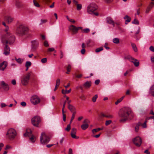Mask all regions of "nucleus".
Returning a JSON list of instances; mask_svg holds the SVG:
<instances>
[{"mask_svg": "<svg viewBox=\"0 0 154 154\" xmlns=\"http://www.w3.org/2000/svg\"><path fill=\"white\" fill-rule=\"evenodd\" d=\"M119 122L122 123L125 122L128 119H131L134 116V114L131 109L125 107L121 109L119 113Z\"/></svg>", "mask_w": 154, "mask_h": 154, "instance_id": "nucleus-1", "label": "nucleus"}, {"mask_svg": "<svg viewBox=\"0 0 154 154\" xmlns=\"http://www.w3.org/2000/svg\"><path fill=\"white\" fill-rule=\"evenodd\" d=\"M28 28L23 25H20L17 27L16 29V33L19 36H22L26 34L28 32Z\"/></svg>", "mask_w": 154, "mask_h": 154, "instance_id": "nucleus-2", "label": "nucleus"}, {"mask_svg": "<svg viewBox=\"0 0 154 154\" xmlns=\"http://www.w3.org/2000/svg\"><path fill=\"white\" fill-rule=\"evenodd\" d=\"M15 41V37L12 35H10L7 33V36H3L2 38V41L3 44H11L14 43Z\"/></svg>", "mask_w": 154, "mask_h": 154, "instance_id": "nucleus-3", "label": "nucleus"}, {"mask_svg": "<svg viewBox=\"0 0 154 154\" xmlns=\"http://www.w3.org/2000/svg\"><path fill=\"white\" fill-rule=\"evenodd\" d=\"M98 8L97 5L94 3L90 4L87 7V11L89 14H94L96 16H98V13L97 12H94Z\"/></svg>", "mask_w": 154, "mask_h": 154, "instance_id": "nucleus-4", "label": "nucleus"}, {"mask_svg": "<svg viewBox=\"0 0 154 154\" xmlns=\"http://www.w3.org/2000/svg\"><path fill=\"white\" fill-rule=\"evenodd\" d=\"M17 134L16 131L13 128L9 129L6 134V137L10 140H13Z\"/></svg>", "mask_w": 154, "mask_h": 154, "instance_id": "nucleus-5", "label": "nucleus"}, {"mask_svg": "<svg viewBox=\"0 0 154 154\" xmlns=\"http://www.w3.org/2000/svg\"><path fill=\"white\" fill-rule=\"evenodd\" d=\"M31 72L27 73L24 75L21 79V83L24 86L26 85L29 83Z\"/></svg>", "mask_w": 154, "mask_h": 154, "instance_id": "nucleus-6", "label": "nucleus"}, {"mask_svg": "<svg viewBox=\"0 0 154 154\" xmlns=\"http://www.w3.org/2000/svg\"><path fill=\"white\" fill-rule=\"evenodd\" d=\"M50 138L44 133H42L40 136V141L41 143L45 144L47 143L50 141Z\"/></svg>", "mask_w": 154, "mask_h": 154, "instance_id": "nucleus-7", "label": "nucleus"}, {"mask_svg": "<svg viewBox=\"0 0 154 154\" xmlns=\"http://www.w3.org/2000/svg\"><path fill=\"white\" fill-rule=\"evenodd\" d=\"M82 27H76L74 25H70L69 27V29L71 31L72 35H74L78 33V31L80 29H82Z\"/></svg>", "mask_w": 154, "mask_h": 154, "instance_id": "nucleus-8", "label": "nucleus"}, {"mask_svg": "<svg viewBox=\"0 0 154 154\" xmlns=\"http://www.w3.org/2000/svg\"><path fill=\"white\" fill-rule=\"evenodd\" d=\"M32 125L37 127H38V125L41 122V119L40 117L38 116H35L31 120Z\"/></svg>", "mask_w": 154, "mask_h": 154, "instance_id": "nucleus-9", "label": "nucleus"}, {"mask_svg": "<svg viewBox=\"0 0 154 154\" xmlns=\"http://www.w3.org/2000/svg\"><path fill=\"white\" fill-rule=\"evenodd\" d=\"M30 101L33 104L35 105L40 103L41 100L38 96L34 95L31 97Z\"/></svg>", "mask_w": 154, "mask_h": 154, "instance_id": "nucleus-10", "label": "nucleus"}, {"mask_svg": "<svg viewBox=\"0 0 154 154\" xmlns=\"http://www.w3.org/2000/svg\"><path fill=\"white\" fill-rule=\"evenodd\" d=\"M133 142L134 145L137 147H140L142 143V140L141 138L137 136L135 137L133 140Z\"/></svg>", "mask_w": 154, "mask_h": 154, "instance_id": "nucleus-11", "label": "nucleus"}, {"mask_svg": "<svg viewBox=\"0 0 154 154\" xmlns=\"http://www.w3.org/2000/svg\"><path fill=\"white\" fill-rule=\"evenodd\" d=\"M127 58L130 61L133 63L135 66H138L139 65V61L136 59L130 56H127Z\"/></svg>", "mask_w": 154, "mask_h": 154, "instance_id": "nucleus-12", "label": "nucleus"}, {"mask_svg": "<svg viewBox=\"0 0 154 154\" xmlns=\"http://www.w3.org/2000/svg\"><path fill=\"white\" fill-rule=\"evenodd\" d=\"M31 42L32 49L33 51H34L37 48L38 46L39 42L36 40L33 41Z\"/></svg>", "mask_w": 154, "mask_h": 154, "instance_id": "nucleus-13", "label": "nucleus"}, {"mask_svg": "<svg viewBox=\"0 0 154 154\" xmlns=\"http://www.w3.org/2000/svg\"><path fill=\"white\" fill-rule=\"evenodd\" d=\"M76 129L75 128H73L72 129L71 133V137L72 138L76 139H77L79 138V137H77L75 135V134L76 133Z\"/></svg>", "mask_w": 154, "mask_h": 154, "instance_id": "nucleus-14", "label": "nucleus"}, {"mask_svg": "<svg viewBox=\"0 0 154 154\" xmlns=\"http://www.w3.org/2000/svg\"><path fill=\"white\" fill-rule=\"evenodd\" d=\"M7 66V62L5 61H3L0 64V70H4Z\"/></svg>", "mask_w": 154, "mask_h": 154, "instance_id": "nucleus-15", "label": "nucleus"}, {"mask_svg": "<svg viewBox=\"0 0 154 154\" xmlns=\"http://www.w3.org/2000/svg\"><path fill=\"white\" fill-rule=\"evenodd\" d=\"M5 20L8 23H10L13 21L14 18L11 16H7L5 17Z\"/></svg>", "mask_w": 154, "mask_h": 154, "instance_id": "nucleus-16", "label": "nucleus"}, {"mask_svg": "<svg viewBox=\"0 0 154 154\" xmlns=\"http://www.w3.org/2000/svg\"><path fill=\"white\" fill-rule=\"evenodd\" d=\"M91 81H87L83 85L84 87L86 89H88L91 86Z\"/></svg>", "mask_w": 154, "mask_h": 154, "instance_id": "nucleus-17", "label": "nucleus"}, {"mask_svg": "<svg viewBox=\"0 0 154 154\" xmlns=\"http://www.w3.org/2000/svg\"><path fill=\"white\" fill-rule=\"evenodd\" d=\"M10 52V48L6 45L5 47L4 54L5 55H8L9 54Z\"/></svg>", "mask_w": 154, "mask_h": 154, "instance_id": "nucleus-18", "label": "nucleus"}, {"mask_svg": "<svg viewBox=\"0 0 154 154\" xmlns=\"http://www.w3.org/2000/svg\"><path fill=\"white\" fill-rule=\"evenodd\" d=\"M1 85L2 87L5 90L8 91L9 90V87L7 84H6L4 82L2 81L1 82Z\"/></svg>", "mask_w": 154, "mask_h": 154, "instance_id": "nucleus-19", "label": "nucleus"}, {"mask_svg": "<svg viewBox=\"0 0 154 154\" xmlns=\"http://www.w3.org/2000/svg\"><path fill=\"white\" fill-rule=\"evenodd\" d=\"M68 108L72 113L76 112L75 107L72 105H69L68 106Z\"/></svg>", "mask_w": 154, "mask_h": 154, "instance_id": "nucleus-20", "label": "nucleus"}, {"mask_svg": "<svg viewBox=\"0 0 154 154\" xmlns=\"http://www.w3.org/2000/svg\"><path fill=\"white\" fill-rule=\"evenodd\" d=\"M124 18L125 20V23L126 24H127L131 20V18L128 15H126Z\"/></svg>", "mask_w": 154, "mask_h": 154, "instance_id": "nucleus-21", "label": "nucleus"}, {"mask_svg": "<svg viewBox=\"0 0 154 154\" xmlns=\"http://www.w3.org/2000/svg\"><path fill=\"white\" fill-rule=\"evenodd\" d=\"M107 22L109 24H112L113 26H114V22L112 18L108 17L106 19Z\"/></svg>", "mask_w": 154, "mask_h": 154, "instance_id": "nucleus-22", "label": "nucleus"}, {"mask_svg": "<svg viewBox=\"0 0 154 154\" xmlns=\"http://www.w3.org/2000/svg\"><path fill=\"white\" fill-rule=\"evenodd\" d=\"M17 8H20L23 6V4L21 2H16L15 4Z\"/></svg>", "mask_w": 154, "mask_h": 154, "instance_id": "nucleus-23", "label": "nucleus"}, {"mask_svg": "<svg viewBox=\"0 0 154 154\" xmlns=\"http://www.w3.org/2000/svg\"><path fill=\"white\" fill-rule=\"evenodd\" d=\"M150 93L154 97V85H152L150 88Z\"/></svg>", "mask_w": 154, "mask_h": 154, "instance_id": "nucleus-24", "label": "nucleus"}, {"mask_svg": "<svg viewBox=\"0 0 154 154\" xmlns=\"http://www.w3.org/2000/svg\"><path fill=\"white\" fill-rule=\"evenodd\" d=\"M152 5H154V3L153 2H152L151 3V5H150V6L149 7H148L146 9V13L147 14L148 13L149 11H150L152 7V6H151Z\"/></svg>", "mask_w": 154, "mask_h": 154, "instance_id": "nucleus-25", "label": "nucleus"}, {"mask_svg": "<svg viewBox=\"0 0 154 154\" xmlns=\"http://www.w3.org/2000/svg\"><path fill=\"white\" fill-rule=\"evenodd\" d=\"M64 109L65 108H62V114H63V120L64 122H65V121H66V115L64 114V113L65 112L64 111Z\"/></svg>", "mask_w": 154, "mask_h": 154, "instance_id": "nucleus-26", "label": "nucleus"}, {"mask_svg": "<svg viewBox=\"0 0 154 154\" xmlns=\"http://www.w3.org/2000/svg\"><path fill=\"white\" fill-rule=\"evenodd\" d=\"M131 46L134 50V51L135 52H137V49L136 47V45L133 43H131Z\"/></svg>", "mask_w": 154, "mask_h": 154, "instance_id": "nucleus-27", "label": "nucleus"}, {"mask_svg": "<svg viewBox=\"0 0 154 154\" xmlns=\"http://www.w3.org/2000/svg\"><path fill=\"white\" fill-rule=\"evenodd\" d=\"M88 124H86L82 125L81 127L82 130H85L88 128Z\"/></svg>", "mask_w": 154, "mask_h": 154, "instance_id": "nucleus-28", "label": "nucleus"}, {"mask_svg": "<svg viewBox=\"0 0 154 154\" xmlns=\"http://www.w3.org/2000/svg\"><path fill=\"white\" fill-rule=\"evenodd\" d=\"M141 125V123L140 122H138L136 124L135 127V131L136 132H137L138 131L139 126H140Z\"/></svg>", "mask_w": 154, "mask_h": 154, "instance_id": "nucleus-29", "label": "nucleus"}, {"mask_svg": "<svg viewBox=\"0 0 154 154\" xmlns=\"http://www.w3.org/2000/svg\"><path fill=\"white\" fill-rule=\"evenodd\" d=\"M103 128H97L94 129L92 130V132L93 134H94L95 133L97 132L98 131H100L101 130H102Z\"/></svg>", "mask_w": 154, "mask_h": 154, "instance_id": "nucleus-30", "label": "nucleus"}, {"mask_svg": "<svg viewBox=\"0 0 154 154\" xmlns=\"http://www.w3.org/2000/svg\"><path fill=\"white\" fill-rule=\"evenodd\" d=\"M32 133V131L30 129H28L26 131V133L24 134V135L25 136H26L27 135H30Z\"/></svg>", "mask_w": 154, "mask_h": 154, "instance_id": "nucleus-31", "label": "nucleus"}, {"mask_svg": "<svg viewBox=\"0 0 154 154\" xmlns=\"http://www.w3.org/2000/svg\"><path fill=\"white\" fill-rule=\"evenodd\" d=\"M71 89H69V90L67 91L66 90L64 91L63 89H62V94H66L69 93L71 91Z\"/></svg>", "mask_w": 154, "mask_h": 154, "instance_id": "nucleus-32", "label": "nucleus"}, {"mask_svg": "<svg viewBox=\"0 0 154 154\" xmlns=\"http://www.w3.org/2000/svg\"><path fill=\"white\" fill-rule=\"evenodd\" d=\"M113 42L115 44H118L119 42V39L118 38H115L113 39Z\"/></svg>", "mask_w": 154, "mask_h": 154, "instance_id": "nucleus-33", "label": "nucleus"}, {"mask_svg": "<svg viewBox=\"0 0 154 154\" xmlns=\"http://www.w3.org/2000/svg\"><path fill=\"white\" fill-rule=\"evenodd\" d=\"M90 31V30L88 28H86L82 30V32L84 33H88Z\"/></svg>", "mask_w": 154, "mask_h": 154, "instance_id": "nucleus-34", "label": "nucleus"}, {"mask_svg": "<svg viewBox=\"0 0 154 154\" xmlns=\"http://www.w3.org/2000/svg\"><path fill=\"white\" fill-rule=\"evenodd\" d=\"M15 60H16L17 62L19 63H21L23 61V59L21 58L17 59L16 58H15Z\"/></svg>", "mask_w": 154, "mask_h": 154, "instance_id": "nucleus-35", "label": "nucleus"}, {"mask_svg": "<svg viewBox=\"0 0 154 154\" xmlns=\"http://www.w3.org/2000/svg\"><path fill=\"white\" fill-rule=\"evenodd\" d=\"M98 97V95L97 94L95 95L92 98V101L94 103L96 101V100Z\"/></svg>", "mask_w": 154, "mask_h": 154, "instance_id": "nucleus-36", "label": "nucleus"}, {"mask_svg": "<svg viewBox=\"0 0 154 154\" xmlns=\"http://www.w3.org/2000/svg\"><path fill=\"white\" fill-rule=\"evenodd\" d=\"M77 10L78 11H80L82 9V5L80 4H78L76 5Z\"/></svg>", "mask_w": 154, "mask_h": 154, "instance_id": "nucleus-37", "label": "nucleus"}, {"mask_svg": "<svg viewBox=\"0 0 154 154\" xmlns=\"http://www.w3.org/2000/svg\"><path fill=\"white\" fill-rule=\"evenodd\" d=\"M106 118L109 119H112L114 118V116L112 115L108 114H106Z\"/></svg>", "mask_w": 154, "mask_h": 154, "instance_id": "nucleus-38", "label": "nucleus"}, {"mask_svg": "<svg viewBox=\"0 0 154 154\" xmlns=\"http://www.w3.org/2000/svg\"><path fill=\"white\" fill-rule=\"evenodd\" d=\"M132 23L138 25L139 24V22L137 19L135 18L134 21L132 22Z\"/></svg>", "mask_w": 154, "mask_h": 154, "instance_id": "nucleus-39", "label": "nucleus"}, {"mask_svg": "<svg viewBox=\"0 0 154 154\" xmlns=\"http://www.w3.org/2000/svg\"><path fill=\"white\" fill-rule=\"evenodd\" d=\"M103 48L102 47H101L99 48H98L96 49L95 52L97 53L100 52L101 51L103 50Z\"/></svg>", "mask_w": 154, "mask_h": 154, "instance_id": "nucleus-40", "label": "nucleus"}, {"mask_svg": "<svg viewBox=\"0 0 154 154\" xmlns=\"http://www.w3.org/2000/svg\"><path fill=\"white\" fill-rule=\"evenodd\" d=\"M31 65V63L30 61L26 62L25 64V66L26 67H29Z\"/></svg>", "mask_w": 154, "mask_h": 154, "instance_id": "nucleus-41", "label": "nucleus"}, {"mask_svg": "<svg viewBox=\"0 0 154 154\" xmlns=\"http://www.w3.org/2000/svg\"><path fill=\"white\" fill-rule=\"evenodd\" d=\"M60 79H57L56 81V85L58 87L60 85Z\"/></svg>", "mask_w": 154, "mask_h": 154, "instance_id": "nucleus-42", "label": "nucleus"}, {"mask_svg": "<svg viewBox=\"0 0 154 154\" xmlns=\"http://www.w3.org/2000/svg\"><path fill=\"white\" fill-rule=\"evenodd\" d=\"M30 139L32 142H34L35 141V137L32 135L30 138Z\"/></svg>", "mask_w": 154, "mask_h": 154, "instance_id": "nucleus-43", "label": "nucleus"}, {"mask_svg": "<svg viewBox=\"0 0 154 154\" xmlns=\"http://www.w3.org/2000/svg\"><path fill=\"white\" fill-rule=\"evenodd\" d=\"M33 3L34 5L37 7H39L40 5L35 0H33Z\"/></svg>", "mask_w": 154, "mask_h": 154, "instance_id": "nucleus-44", "label": "nucleus"}, {"mask_svg": "<svg viewBox=\"0 0 154 154\" xmlns=\"http://www.w3.org/2000/svg\"><path fill=\"white\" fill-rule=\"evenodd\" d=\"M112 122V121L111 120H107L106 121L105 125L106 126H108Z\"/></svg>", "mask_w": 154, "mask_h": 154, "instance_id": "nucleus-45", "label": "nucleus"}, {"mask_svg": "<svg viewBox=\"0 0 154 154\" xmlns=\"http://www.w3.org/2000/svg\"><path fill=\"white\" fill-rule=\"evenodd\" d=\"M71 129V127L70 124H69L67 125L66 128L65 129V130H66L67 131H69Z\"/></svg>", "mask_w": 154, "mask_h": 154, "instance_id": "nucleus-46", "label": "nucleus"}, {"mask_svg": "<svg viewBox=\"0 0 154 154\" xmlns=\"http://www.w3.org/2000/svg\"><path fill=\"white\" fill-rule=\"evenodd\" d=\"M147 121L146 120L144 122L143 124H141V125H142V127L143 128H146V123L147 122Z\"/></svg>", "mask_w": 154, "mask_h": 154, "instance_id": "nucleus-47", "label": "nucleus"}, {"mask_svg": "<svg viewBox=\"0 0 154 154\" xmlns=\"http://www.w3.org/2000/svg\"><path fill=\"white\" fill-rule=\"evenodd\" d=\"M71 68V65L70 64H69L67 67V71L68 72H70V71Z\"/></svg>", "mask_w": 154, "mask_h": 154, "instance_id": "nucleus-48", "label": "nucleus"}, {"mask_svg": "<svg viewBox=\"0 0 154 154\" xmlns=\"http://www.w3.org/2000/svg\"><path fill=\"white\" fill-rule=\"evenodd\" d=\"M47 58H43L41 60V62L43 63H45L47 62Z\"/></svg>", "mask_w": 154, "mask_h": 154, "instance_id": "nucleus-49", "label": "nucleus"}, {"mask_svg": "<svg viewBox=\"0 0 154 154\" xmlns=\"http://www.w3.org/2000/svg\"><path fill=\"white\" fill-rule=\"evenodd\" d=\"M44 45L46 47H48L49 46V44L48 42L47 41H45L44 43Z\"/></svg>", "mask_w": 154, "mask_h": 154, "instance_id": "nucleus-50", "label": "nucleus"}, {"mask_svg": "<svg viewBox=\"0 0 154 154\" xmlns=\"http://www.w3.org/2000/svg\"><path fill=\"white\" fill-rule=\"evenodd\" d=\"M60 59H62L63 58V51L61 50H60Z\"/></svg>", "mask_w": 154, "mask_h": 154, "instance_id": "nucleus-51", "label": "nucleus"}, {"mask_svg": "<svg viewBox=\"0 0 154 154\" xmlns=\"http://www.w3.org/2000/svg\"><path fill=\"white\" fill-rule=\"evenodd\" d=\"M76 113V112H74L72 113V117L71 118V119H72V120L74 119L75 118Z\"/></svg>", "mask_w": 154, "mask_h": 154, "instance_id": "nucleus-52", "label": "nucleus"}, {"mask_svg": "<svg viewBox=\"0 0 154 154\" xmlns=\"http://www.w3.org/2000/svg\"><path fill=\"white\" fill-rule=\"evenodd\" d=\"M21 105L25 107L26 106V103L25 102H22L20 103Z\"/></svg>", "mask_w": 154, "mask_h": 154, "instance_id": "nucleus-53", "label": "nucleus"}, {"mask_svg": "<svg viewBox=\"0 0 154 154\" xmlns=\"http://www.w3.org/2000/svg\"><path fill=\"white\" fill-rule=\"evenodd\" d=\"M149 50L152 52H154V47L152 46H151L149 48Z\"/></svg>", "mask_w": 154, "mask_h": 154, "instance_id": "nucleus-54", "label": "nucleus"}, {"mask_svg": "<svg viewBox=\"0 0 154 154\" xmlns=\"http://www.w3.org/2000/svg\"><path fill=\"white\" fill-rule=\"evenodd\" d=\"M154 118V116H150V117H147L146 118V121H147V120H148L150 119H153Z\"/></svg>", "mask_w": 154, "mask_h": 154, "instance_id": "nucleus-55", "label": "nucleus"}, {"mask_svg": "<svg viewBox=\"0 0 154 154\" xmlns=\"http://www.w3.org/2000/svg\"><path fill=\"white\" fill-rule=\"evenodd\" d=\"M55 50L54 48H49L48 49V51H54Z\"/></svg>", "mask_w": 154, "mask_h": 154, "instance_id": "nucleus-56", "label": "nucleus"}, {"mask_svg": "<svg viewBox=\"0 0 154 154\" xmlns=\"http://www.w3.org/2000/svg\"><path fill=\"white\" fill-rule=\"evenodd\" d=\"M122 100L120 98L118 100L115 102V104L116 105H117L119 103H120Z\"/></svg>", "mask_w": 154, "mask_h": 154, "instance_id": "nucleus-57", "label": "nucleus"}, {"mask_svg": "<svg viewBox=\"0 0 154 154\" xmlns=\"http://www.w3.org/2000/svg\"><path fill=\"white\" fill-rule=\"evenodd\" d=\"M100 80L99 79L96 80L95 82V84L96 85H98L100 83Z\"/></svg>", "mask_w": 154, "mask_h": 154, "instance_id": "nucleus-58", "label": "nucleus"}, {"mask_svg": "<svg viewBox=\"0 0 154 154\" xmlns=\"http://www.w3.org/2000/svg\"><path fill=\"white\" fill-rule=\"evenodd\" d=\"M91 42V41L90 39L88 40L86 44L88 46H89V44Z\"/></svg>", "mask_w": 154, "mask_h": 154, "instance_id": "nucleus-59", "label": "nucleus"}, {"mask_svg": "<svg viewBox=\"0 0 154 154\" xmlns=\"http://www.w3.org/2000/svg\"><path fill=\"white\" fill-rule=\"evenodd\" d=\"M80 98L82 100H85V97L84 95H82L80 97Z\"/></svg>", "mask_w": 154, "mask_h": 154, "instance_id": "nucleus-60", "label": "nucleus"}, {"mask_svg": "<svg viewBox=\"0 0 154 154\" xmlns=\"http://www.w3.org/2000/svg\"><path fill=\"white\" fill-rule=\"evenodd\" d=\"M69 154H72V150L71 148H69Z\"/></svg>", "mask_w": 154, "mask_h": 154, "instance_id": "nucleus-61", "label": "nucleus"}, {"mask_svg": "<svg viewBox=\"0 0 154 154\" xmlns=\"http://www.w3.org/2000/svg\"><path fill=\"white\" fill-rule=\"evenodd\" d=\"M85 49H82L81 50V53L82 54H83L85 53Z\"/></svg>", "mask_w": 154, "mask_h": 154, "instance_id": "nucleus-62", "label": "nucleus"}, {"mask_svg": "<svg viewBox=\"0 0 154 154\" xmlns=\"http://www.w3.org/2000/svg\"><path fill=\"white\" fill-rule=\"evenodd\" d=\"M11 83L12 84H13L14 85H16V81L15 80V79L13 80L12 81Z\"/></svg>", "mask_w": 154, "mask_h": 154, "instance_id": "nucleus-63", "label": "nucleus"}, {"mask_svg": "<svg viewBox=\"0 0 154 154\" xmlns=\"http://www.w3.org/2000/svg\"><path fill=\"white\" fill-rule=\"evenodd\" d=\"M7 106V105L5 103H2L1 104V107L3 108Z\"/></svg>", "mask_w": 154, "mask_h": 154, "instance_id": "nucleus-64", "label": "nucleus"}]
</instances>
